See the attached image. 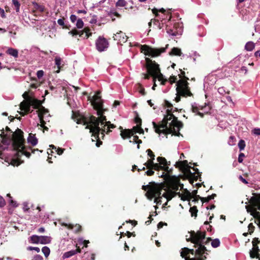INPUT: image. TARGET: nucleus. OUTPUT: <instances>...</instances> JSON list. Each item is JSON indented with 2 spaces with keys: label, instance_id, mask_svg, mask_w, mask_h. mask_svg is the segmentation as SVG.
<instances>
[{
  "label": "nucleus",
  "instance_id": "nucleus-36",
  "mask_svg": "<svg viewBox=\"0 0 260 260\" xmlns=\"http://www.w3.org/2000/svg\"><path fill=\"white\" fill-rule=\"evenodd\" d=\"M189 211L191 213L192 216H197L198 210L197 209L196 207H191L189 209Z\"/></svg>",
  "mask_w": 260,
  "mask_h": 260
},
{
  "label": "nucleus",
  "instance_id": "nucleus-44",
  "mask_svg": "<svg viewBox=\"0 0 260 260\" xmlns=\"http://www.w3.org/2000/svg\"><path fill=\"white\" fill-rule=\"evenodd\" d=\"M218 92L220 94H224V93H226V91H225V89L223 87H219L218 89Z\"/></svg>",
  "mask_w": 260,
  "mask_h": 260
},
{
  "label": "nucleus",
  "instance_id": "nucleus-54",
  "mask_svg": "<svg viewBox=\"0 0 260 260\" xmlns=\"http://www.w3.org/2000/svg\"><path fill=\"white\" fill-rule=\"evenodd\" d=\"M57 23L60 26H63L64 25V20L63 19H58Z\"/></svg>",
  "mask_w": 260,
  "mask_h": 260
},
{
  "label": "nucleus",
  "instance_id": "nucleus-49",
  "mask_svg": "<svg viewBox=\"0 0 260 260\" xmlns=\"http://www.w3.org/2000/svg\"><path fill=\"white\" fill-rule=\"evenodd\" d=\"M70 20L72 22H75L77 20V17L75 15L72 14L70 16Z\"/></svg>",
  "mask_w": 260,
  "mask_h": 260
},
{
  "label": "nucleus",
  "instance_id": "nucleus-7",
  "mask_svg": "<svg viewBox=\"0 0 260 260\" xmlns=\"http://www.w3.org/2000/svg\"><path fill=\"white\" fill-rule=\"evenodd\" d=\"M23 132L19 129H18L12 135L13 144L14 149L17 151V157H19L21 155H24L27 157H29L30 153L25 150L24 146V140L23 138Z\"/></svg>",
  "mask_w": 260,
  "mask_h": 260
},
{
  "label": "nucleus",
  "instance_id": "nucleus-31",
  "mask_svg": "<svg viewBox=\"0 0 260 260\" xmlns=\"http://www.w3.org/2000/svg\"><path fill=\"white\" fill-rule=\"evenodd\" d=\"M12 3L15 7L16 12H19L20 4L18 0H12Z\"/></svg>",
  "mask_w": 260,
  "mask_h": 260
},
{
  "label": "nucleus",
  "instance_id": "nucleus-45",
  "mask_svg": "<svg viewBox=\"0 0 260 260\" xmlns=\"http://www.w3.org/2000/svg\"><path fill=\"white\" fill-rule=\"evenodd\" d=\"M213 199V197H211L210 196H208L207 198H203L202 199V201L205 202H208L209 201Z\"/></svg>",
  "mask_w": 260,
  "mask_h": 260
},
{
  "label": "nucleus",
  "instance_id": "nucleus-60",
  "mask_svg": "<svg viewBox=\"0 0 260 260\" xmlns=\"http://www.w3.org/2000/svg\"><path fill=\"white\" fill-rule=\"evenodd\" d=\"M77 13L78 14H80V13H83V14H86L87 13L86 11H85V10H79L78 11H77Z\"/></svg>",
  "mask_w": 260,
  "mask_h": 260
},
{
  "label": "nucleus",
  "instance_id": "nucleus-9",
  "mask_svg": "<svg viewBox=\"0 0 260 260\" xmlns=\"http://www.w3.org/2000/svg\"><path fill=\"white\" fill-rule=\"evenodd\" d=\"M250 206H246L247 211L254 217H260V194H253L250 199Z\"/></svg>",
  "mask_w": 260,
  "mask_h": 260
},
{
  "label": "nucleus",
  "instance_id": "nucleus-24",
  "mask_svg": "<svg viewBox=\"0 0 260 260\" xmlns=\"http://www.w3.org/2000/svg\"><path fill=\"white\" fill-rule=\"evenodd\" d=\"M170 55H177V56H184V55L181 52V50L180 49L176 47H174L172 48L171 52H170Z\"/></svg>",
  "mask_w": 260,
  "mask_h": 260
},
{
  "label": "nucleus",
  "instance_id": "nucleus-64",
  "mask_svg": "<svg viewBox=\"0 0 260 260\" xmlns=\"http://www.w3.org/2000/svg\"><path fill=\"white\" fill-rule=\"evenodd\" d=\"M254 55L255 56L257 57V56H259L260 57V51H256L255 53H254Z\"/></svg>",
  "mask_w": 260,
  "mask_h": 260
},
{
  "label": "nucleus",
  "instance_id": "nucleus-58",
  "mask_svg": "<svg viewBox=\"0 0 260 260\" xmlns=\"http://www.w3.org/2000/svg\"><path fill=\"white\" fill-rule=\"evenodd\" d=\"M23 98H24L25 99H29L28 98V92H25L23 94Z\"/></svg>",
  "mask_w": 260,
  "mask_h": 260
},
{
  "label": "nucleus",
  "instance_id": "nucleus-59",
  "mask_svg": "<svg viewBox=\"0 0 260 260\" xmlns=\"http://www.w3.org/2000/svg\"><path fill=\"white\" fill-rule=\"evenodd\" d=\"M35 259L36 260H42V257L41 255H37L36 256H35Z\"/></svg>",
  "mask_w": 260,
  "mask_h": 260
},
{
  "label": "nucleus",
  "instance_id": "nucleus-26",
  "mask_svg": "<svg viewBox=\"0 0 260 260\" xmlns=\"http://www.w3.org/2000/svg\"><path fill=\"white\" fill-rule=\"evenodd\" d=\"M255 47V44L252 42H248L245 45V49L247 51H251Z\"/></svg>",
  "mask_w": 260,
  "mask_h": 260
},
{
  "label": "nucleus",
  "instance_id": "nucleus-63",
  "mask_svg": "<svg viewBox=\"0 0 260 260\" xmlns=\"http://www.w3.org/2000/svg\"><path fill=\"white\" fill-rule=\"evenodd\" d=\"M248 228H249V230H253V228H254V226H253V225H252V223H250L249 224V225H248Z\"/></svg>",
  "mask_w": 260,
  "mask_h": 260
},
{
  "label": "nucleus",
  "instance_id": "nucleus-28",
  "mask_svg": "<svg viewBox=\"0 0 260 260\" xmlns=\"http://www.w3.org/2000/svg\"><path fill=\"white\" fill-rule=\"evenodd\" d=\"M34 8L37 10L41 12H42L44 11V7L42 5H40L38 3L36 2H34L32 3Z\"/></svg>",
  "mask_w": 260,
  "mask_h": 260
},
{
  "label": "nucleus",
  "instance_id": "nucleus-32",
  "mask_svg": "<svg viewBox=\"0 0 260 260\" xmlns=\"http://www.w3.org/2000/svg\"><path fill=\"white\" fill-rule=\"evenodd\" d=\"M238 147L240 151H242L245 147V141L243 140H240L238 143Z\"/></svg>",
  "mask_w": 260,
  "mask_h": 260
},
{
  "label": "nucleus",
  "instance_id": "nucleus-23",
  "mask_svg": "<svg viewBox=\"0 0 260 260\" xmlns=\"http://www.w3.org/2000/svg\"><path fill=\"white\" fill-rule=\"evenodd\" d=\"M9 55L17 58L18 56V51L17 49L13 48H9L6 51Z\"/></svg>",
  "mask_w": 260,
  "mask_h": 260
},
{
  "label": "nucleus",
  "instance_id": "nucleus-3",
  "mask_svg": "<svg viewBox=\"0 0 260 260\" xmlns=\"http://www.w3.org/2000/svg\"><path fill=\"white\" fill-rule=\"evenodd\" d=\"M165 105L167 108V114L165 116L162 121L159 124L152 122L153 128L155 132L159 134H172L174 135L179 136V131L182 127V123L171 113L173 110L172 105L166 101Z\"/></svg>",
  "mask_w": 260,
  "mask_h": 260
},
{
  "label": "nucleus",
  "instance_id": "nucleus-29",
  "mask_svg": "<svg viewBox=\"0 0 260 260\" xmlns=\"http://www.w3.org/2000/svg\"><path fill=\"white\" fill-rule=\"evenodd\" d=\"M153 23L154 25L157 26L158 29H160L162 28V26H161L159 22L155 19H152L150 22H149L148 25L149 26L151 25L152 23Z\"/></svg>",
  "mask_w": 260,
  "mask_h": 260
},
{
  "label": "nucleus",
  "instance_id": "nucleus-52",
  "mask_svg": "<svg viewBox=\"0 0 260 260\" xmlns=\"http://www.w3.org/2000/svg\"><path fill=\"white\" fill-rule=\"evenodd\" d=\"M244 156V154L242 153H241L239 155V157H238V161L239 162H242L243 161V157Z\"/></svg>",
  "mask_w": 260,
  "mask_h": 260
},
{
  "label": "nucleus",
  "instance_id": "nucleus-61",
  "mask_svg": "<svg viewBox=\"0 0 260 260\" xmlns=\"http://www.w3.org/2000/svg\"><path fill=\"white\" fill-rule=\"evenodd\" d=\"M38 231L39 232V233H44L45 232V229L43 227H41V228H40L38 230Z\"/></svg>",
  "mask_w": 260,
  "mask_h": 260
},
{
  "label": "nucleus",
  "instance_id": "nucleus-40",
  "mask_svg": "<svg viewBox=\"0 0 260 260\" xmlns=\"http://www.w3.org/2000/svg\"><path fill=\"white\" fill-rule=\"evenodd\" d=\"M138 90L142 95H144L145 94V89L141 85H139Z\"/></svg>",
  "mask_w": 260,
  "mask_h": 260
},
{
  "label": "nucleus",
  "instance_id": "nucleus-13",
  "mask_svg": "<svg viewBox=\"0 0 260 260\" xmlns=\"http://www.w3.org/2000/svg\"><path fill=\"white\" fill-rule=\"evenodd\" d=\"M38 113V117L40 121L41 127L44 128V129L48 131V128L45 126V121L44 119H46L47 117H50V115L48 114V110L46 109L43 107H41L38 110L36 111Z\"/></svg>",
  "mask_w": 260,
  "mask_h": 260
},
{
  "label": "nucleus",
  "instance_id": "nucleus-25",
  "mask_svg": "<svg viewBox=\"0 0 260 260\" xmlns=\"http://www.w3.org/2000/svg\"><path fill=\"white\" fill-rule=\"evenodd\" d=\"M55 64L57 67V70L56 71L57 73H59L60 70L61 68V59L59 56H56L54 59Z\"/></svg>",
  "mask_w": 260,
  "mask_h": 260
},
{
  "label": "nucleus",
  "instance_id": "nucleus-6",
  "mask_svg": "<svg viewBox=\"0 0 260 260\" xmlns=\"http://www.w3.org/2000/svg\"><path fill=\"white\" fill-rule=\"evenodd\" d=\"M146 61L148 74H144V78L148 79L149 78L150 76H152L153 77L154 84L152 89L154 90L155 87L156 86L155 84L156 78L158 81L161 82V84L162 85L165 84V82L167 81V79H165L163 75L161 74L158 64H157L155 61H152L149 58H146Z\"/></svg>",
  "mask_w": 260,
  "mask_h": 260
},
{
  "label": "nucleus",
  "instance_id": "nucleus-11",
  "mask_svg": "<svg viewBox=\"0 0 260 260\" xmlns=\"http://www.w3.org/2000/svg\"><path fill=\"white\" fill-rule=\"evenodd\" d=\"M136 122L138 123L140 122V125L138 124L137 126H134L132 129H123L122 127H120L119 129H121L120 135L121 137L124 139L126 138H131V137L136 133L142 134L143 133L144 131L141 127V120L138 118L136 120Z\"/></svg>",
  "mask_w": 260,
  "mask_h": 260
},
{
  "label": "nucleus",
  "instance_id": "nucleus-20",
  "mask_svg": "<svg viewBox=\"0 0 260 260\" xmlns=\"http://www.w3.org/2000/svg\"><path fill=\"white\" fill-rule=\"evenodd\" d=\"M27 142L31 144L32 146H36L38 143V139L34 135L30 133L27 138Z\"/></svg>",
  "mask_w": 260,
  "mask_h": 260
},
{
  "label": "nucleus",
  "instance_id": "nucleus-38",
  "mask_svg": "<svg viewBox=\"0 0 260 260\" xmlns=\"http://www.w3.org/2000/svg\"><path fill=\"white\" fill-rule=\"evenodd\" d=\"M152 13L153 14H155L156 16H158V14H157L158 11H159L162 13H164L166 12L165 10L163 8H161V9H159V10H158L156 8H154L152 9Z\"/></svg>",
  "mask_w": 260,
  "mask_h": 260
},
{
  "label": "nucleus",
  "instance_id": "nucleus-14",
  "mask_svg": "<svg viewBox=\"0 0 260 260\" xmlns=\"http://www.w3.org/2000/svg\"><path fill=\"white\" fill-rule=\"evenodd\" d=\"M95 46L99 52H103L108 48L109 43L105 38L99 37L95 42Z\"/></svg>",
  "mask_w": 260,
  "mask_h": 260
},
{
  "label": "nucleus",
  "instance_id": "nucleus-37",
  "mask_svg": "<svg viewBox=\"0 0 260 260\" xmlns=\"http://www.w3.org/2000/svg\"><path fill=\"white\" fill-rule=\"evenodd\" d=\"M76 25L78 28H82L83 27L84 23L81 19H78L77 20Z\"/></svg>",
  "mask_w": 260,
  "mask_h": 260
},
{
  "label": "nucleus",
  "instance_id": "nucleus-16",
  "mask_svg": "<svg viewBox=\"0 0 260 260\" xmlns=\"http://www.w3.org/2000/svg\"><path fill=\"white\" fill-rule=\"evenodd\" d=\"M203 109V106H200L197 103H193L191 105L192 111L193 113H196V114L199 115L201 117H203L204 116V113L205 112V111H204Z\"/></svg>",
  "mask_w": 260,
  "mask_h": 260
},
{
  "label": "nucleus",
  "instance_id": "nucleus-47",
  "mask_svg": "<svg viewBox=\"0 0 260 260\" xmlns=\"http://www.w3.org/2000/svg\"><path fill=\"white\" fill-rule=\"evenodd\" d=\"M5 205V201L4 198L0 196V207H4Z\"/></svg>",
  "mask_w": 260,
  "mask_h": 260
},
{
  "label": "nucleus",
  "instance_id": "nucleus-5",
  "mask_svg": "<svg viewBox=\"0 0 260 260\" xmlns=\"http://www.w3.org/2000/svg\"><path fill=\"white\" fill-rule=\"evenodd\" d=\"M147 152L148 155L150 157L144 164L146 168L148 170L145 173L148 176H151L154 174V171L162 170L164 172L169 173L170 171L169 166L170 162H168L165 157H158L156 158L157 163H154V160L155 159V155L150 149H147Z\"/></svg>",
  "mask_w": 260,
  "mask_h": 260
},
{
  "label": "nucleus",
  "instance_id": "nucleus-8",
  "mask_svg": "<svg viewBox=\"0 0 260 260\" xmlns=\"http://www.w3.org/2000/svg\"><path fill=\"white\" fill-rule=\"evenodd\" d=\"M185 80L182 79H180L176 83V97L175 98V101L176 102H178L180 101V96L186 97L187 96H190L191 93L190 91L188 83L186 80L187 78L184 77Z\"/></svg>",
  "mask_w": 260,
  "mask_h": 260
},
{
  "label": "nucleus",
  "instance_id": "nucleus-22",
  "mask_svg": "<svg viewBox=\"0 0 260 260\" xmlns=\"http://www.w3.org/2000/svg\"><path fill=\"white\" fill-rule=\"evenodd\" d=\"M61 224L62 225H64V226H66L68 229H74V230L76 232H78L80 231V229L81 228V226L80 225H79V224H76L75 225H74L71 224H67V223H62Z\"/></svg>",
  "mask_w": 260,
  "mask_h": 260
},
{
  "label": "nucleus",
  "instance_id": "nucleus-51",
  "mask_svg": "<svg viewBox=\"0 0 260 260\" xmlns=\"http://www.w3.org/2000/svg\"><path fill=\"white\" fill-rule=\"evenodd\" d=\"M234 140H235V138L233 136H231L230 138V140L228 142L230 145H233L234 144Z\"/></svg>",
  "mask_w": 260,
  "mask_h": 260
},
{
  "label": "nucleus",
  "instance_id": "nucleus-41",
  "mask_svg": "<svg viewBox=\"0 0 260 260\" xmlns=\"http://www.w3.org/2000/svg\"><path fill=\"white\" fill-rule=\"evenodd\" d=\"M253 134L256 136H260V128H255L252 131Z\"/></svg>",
  "mask_w": 260,
  "mask_h": 260
},
{
  "label": "nucleus",
  "instance_id": "nucleus-21",
  "mask_svg": "<svg viewBox=\"0 0 260 260\" xmlns=\"http://www.w3.org/2000/svg\"><path fill=\"white\" fill-rule=\"evenodd\" d=\"M50 237L47 236H39V243L42 244H47L51 242Z\"/></svg>",
  "mask_w": 260,
  "mask_h": 260
},
{
  "label": "nucleus",
  "instance_id": "nucleus-1",
  "mask_svg": "<svg viewBox=\"0 0 260 260\" xmlns=\"http://www.w3.org/2000/svg\"><path fill=\"white\" fill-rule=\"evenodd\" d=\"M91 102L96 110L99 117L91 116L88 121L83 120L82 121L84 125L86 124L85 128L90 130L89 132L92 133V136L95 139H99L100 138L103 139L104 133L108 134L110 132L109 129L114 128L115 126L113 124H111L109 121H106V117L103 115L104 109L100 91H97L93 96Z\"/></svg>",
  "mask_w": 260,
  "mask_h": 260
},
{
  "label": "nucleus",
  "instance_id": "nucleus-2",
  "mask_svg": "<svg viewBox=\"0 0 260 260\" xmlns=\"http://www.w3.org/2000/svg\"><path fill=\"white\" fill-rule=\"evenodd\" d=\"M180 184L177 178L169 184H157L153 182L149 183L147 185L142 186L143 189L146 191V196L149 200H152L155 198L154 202L156 204H160L162 203V198H164L167 200L165 204L167 205L168 201L171 200L178 193L177 191L179 190ZM179 197L182 200H187L190 198L191 194L189 192H187L186 194L182 195L178 192Z\"/></svg>",
  "mask_w": 260,
  "mask_h": 260
},
{
  "label": "nucleus",
  "instance_id": "nucleus-39",
  "mask_svg": "<svg viewBox=\"0 0 260 260\" xmlns=\"http://www.w3.org/2000/svg\"><path fill=\"white\" fill-rule=\"evenodd\" d=\"M0 136L1 137V138H2V142L5 144H8L10 142V140H6L4 138V132L3 131L2 132V133L0 134Z\"/></svg>",
  "mask_w": 260,
  "mask_h": 260
},
{
  "label": "nucleus",
  "instance_id": "nucleus-17",
  "mask_svg": "<svg viewBox=\"0 0 260 260\" xmlns=\"http://www.w3.org/2000/svg\"><path fill=\"white\" fill-rule=\"evenodd\" d=\"M113 39L114 40L118 41V43H124L127 41V37L125 34L121 31L115 34Z\"/></svg>",
  "mask_w": 260,
  "mask_h": 260
},
{
  "label": "nucleus",
  "instance_id": "nucleus-42",
  "mask_svg": "<svg viewBox=\"0 0 260 260\" xmlns=\"http://www.w3.org/2000/svg\"><path fill=\"white\" fill-rule=\"evenodd\" d=\"M177 80V77L175 76H172L170 77L169 81L171 84H173L176 82Z\"/></svg>",
  "mask_w": 260,
  "mask_h": 260
},
{
  "label": "nucleus",
  "instance_id": "nucleus-62",
  "mask_svg": "<svg viewBox=\"0 0 260 260\" xmlns=\"http://www.w3.org/2000/svg\"><path fill=\"white\" fill-rule=\"evenodd\" d=\"M226 99L228 100V102L231 103H233V101H232V99L231 98V96H226Z\"/></svg>",
  "mask_w": 260,
  "mask_h": 260
},
{
  "label": "nucleus",
  "instance_id": "nucleus-18",
  "mask_svg": "<svg viewBox=\"0 0 260 260\" xmlns=\"http://www.w3.org/2000/svg\"><path fill=\"white\" fill-rule=\"evenodd\" d=\"M259 249L256 244L253 241V246L252 249L250 251L249 254L251 258H258L259 257Z\"/></svg>",
  "mask_w": 260,
  "mask_h": 260
},
{
  "label": "nucleus",
  "instance_id": "nucleus-10",
  "mask_svg": "<svg viewBox=\"0 0 260 260\" xmlns=\"http://www.w3.org/2000/svg\"><path fill=\"white\" fill-rule=\"evenodd\" d=\"M168 46V45H166V47L156 48L144 45L141 46V49L142 52H143L145 55L155 57L159 56L162 53L166 52Z\"/></svg>",
  "mask_w": 260,
  "mask_h": 260
},
{
  "label": "nucleus",
  "instance_id": "nucleus-19",
  "mask_svg": "<svg viewBox=\"0 0 260 260\" xmlns=\"http://www.w3.org/2000/svg\"><path fill=\"white\" fill-rule=\"evenodd\" d=\"M81 252V249L78 248L76 250H72L69 251H67L63 253L62 255V258L66 259L67 258H69L71 257L72 256L74 255L77 253H80Z\"/></svg>",
  "mask_w": 260,
  "mask_h": 260
},
{
  "label": "nucleus",
  "instance_id": "nucleus-50",
  "mask_svg": "<svg viewBox=\"0 0 260 260\" xmlns=\"http://www.w3.org/2000/svg\"><path fill=\"white\" fill-rule=\"evenodd\" d=\"M85 242V240H84L82 238H80L78 239V243L77 245H82L84 244Z\"/></svg>",
  "mask_w": 260,
  "mask_h": 260
},
{
  "label": "nucleus",
  "instance_id": "nucleus-56",
  "mask_svg": "<svg viewBox=\"0 0 260 260\" xmlns=\"http://www.w3.org/2000/svg\"><path fill=\"white\" fill-rule=\"evenodd\" d=\"M167 32L170 35H172V36H176V34L175 33V32H173V31L171 29H170V30H167Z\"/></svg>",
  "mask_w": 260,
  "mask_h": 260
},
{
  "label": "nucleus",
  "instance_id": "nucleus-48",
  "mask_svg": "<svg viewBox=\"0 0 260 260\" xmlns=\"http://www.w3.org/2000/svg\"><path fill=\"white\" fill-rule=\"evenodd\" d=\"M179 164H181V167H183V168L187 167V161L186 160H184L183 161H180Z\"/></svg>",
  "mask_w": 260,
  "mask_h": 260
},
{
  "label": "nucleus",
  "instance_id": "nucleus-15",
  "mask_svg": "<svg viewBox=\"0 0 260 260\" xmlns=\"http://www.w3.org/2000/svg\"><path fill=\"white\" fill-rule=\"evenodd\" d=\"M90 29L88 28H85L83 30L78 31L74 29L69 32L70 35L75 36L76 35H79L80 37H83L84 38L87 39L91 36L92 33L90 32Z\"/></svg>",
  "mask_w": 260,
  "mask_h": 260
},
{
  "label": "nucleus",
  "instance_id": "nucleus-4",
  "mask_svg": "<svg viewBox=\"0 0 260 260\" xmlns=\"http://www.w3.org/2000/svg\"><path fill=\"white\" fill-rule=\"evenodd\" d=\"M188 234H189V237L188 238H186V240L195 244L196 247L197 248L195 251V257L193 258L186 257L189 253L192 255L194 254L193 249H190L186 247L182 248L180 252L181 256L182 257L185 258V260H204L206 256L203 255L207 253V249L203 245L205 238V233L202 232L195 233L192 231L188 233Z\"/></svg>",
  "mask_w": 260,
  "mask_h": 260
},
{
  "label": "nucleus",
  "instance_id": "nucleus-46",
  "mask_svg": "<svg viewBox=\"0 0 260 260\" xmlns=\"http://www.w3.org/2000/svg\"><path fill=\"white\" fill-rule=\"evenodd\" d=\"M37 75L38 78H41L44 75V72L42 70H39L37 72Z\"/></svg>",
  "mask_w": 260,
  "mask_h": 260
},
{
  "label": "nucleus",
  "instance_id": "nucleus-12",
  "mask_svg": "<svg viewBox=\"0 0 260 260\" xmlns=\"http://www.w3.org/2000/svg\"><path fill=\"white\" fill-rule=\"evenodd\" d=\"M41 105L40 101L36 99L29 98L27 101H23L20 105V109L25 113L30 112V107L32 106L34 109H38Z\"/></svg>",
  "mask_w": 260,
  "mask_h": 260
},
{
  "label": "nucleus",
  "instance_id": "nucleus-43",
  "mask_svg": "<svg viewBox=\"0 0 260 260\" xmlns=\"http://www.w3.org/2000/svg\"><path fill=\"white\" fill-rule=\"evenodd\" d=\"M138 139V136H136L134 137V142H135V143L138 144V145L137 146V147H138V148H139V144L142 143V141L141 140H138L137 141Z\"/></svg>",
  "mask_w": 260,
  "mask_h": 260
},
{
  "label": "nucleus",
  "instance_id": "nucleus-55",
  "mask_svg": "<svg viewBox=\"0 0 260 260\" xmlns=\"http://www.w3.org/2000/svg\"><path fill=\"white\" fill-rule=\"evenodd\" d=\"M0 14L2 18H5L6 15L4 9L0 8Z\"/></svg>",
  "mask_w": 260,
  "mask_h": 260
},
{
  "label": "nucleus",
  "instance_id": "nucleus-33",
  "mask_svg": "<svg viewBox=\"0 0 260 260\" xmlns=\"http://www.w3.org/2000/svg\"><path fill=\"white\" fill-rule=\"evenodd\" d=\"M220 245V241L218 239H215L211 242V245L214 248L218 247Z\"/></svg>",
  "mask_w": 260,
  "mask_h": 260
},
{
  "label": "nucleus",
  "instance_id": "nucleus-30",
  "mask_svg": "<svg viewBox=\"0 0 260 260\" xmlns=\"http://www.w3.org/2000/svg\"><path fill=\"white\" fill-rule=\"evenodd\" d=\"M42 251L46 257H47L50 253V249L47 246H44L42 249Z\"/></svg>",
  "mask_w": 260,
  "mask_h": 260
},
{
  "label": "nucleus",
  "instance_id": "nucleus-57",
  "mask_svg": "<svg viewBox=\"0 0 260 260\" xmlns=\"http://www.w3.org/2000/svg\"><path fill=\"white\" fill-rule=\"evenodd\" d=\"M31 250H34L37 252H39L40 251V249L39 247H30Z\"/></svg>",
  "mask_w": 260,
  "mask_h": 260
},
{
  "label": "nucleus",
  "instance_id": "nucleus-34",
  "mask_svg": "<svg viewBox=\"0 0 260 260\" xmlns=\"http://www.w3.org/2000/svg\"><path fill=\"white\" fill-rule=\"evenodd\" d=\"M50 147H51L53 149H54L55 151L57 152V154L61 155L63 152V149L61 148H57L56 147H55L54 145H50Z\"/></svg>",
  "mask_w": 260,
  "mask_h": 260
},
{
  "label": "nucleus",
  "instance_id": "nucleus-53",
  "mask_svg": "<svg viewBox=\"0 0 260 260\" xmlns=\"http://www.w3.org/2000/svg\"><path fill=\"white\" fill-rule=\"evenodd\" d=\"M239 179L244 184H246L248 183L247 181L245 178H244L241 175L239 176Z\"/></svg>",
  "mask_w": 260,
  "mask_h": 260
},
{
  "label": "nucleus",
  "instance_id": "nucleus-27",
  "mask_svg": "<svg viewBox=\"0 0 260 260\" xmlns=\"http://www.w3.org/2000/svg\"><path fill=\"white\" fill-rule=\"evenodd\" d=\"M29 241L32 243L39 244V236L32 235L30 237Z\"/></svg>",
  "mask_w": 260,
  "mask_h": 260
},
{
  "label": "nucleus",
  "instance_id": "nucleus-35",
  "mask_svg": "<svg viewBox=\"0 0 260 260\" xmlns=\"http://www.w3.org/2000/svg\"><path fill=\"white\" fill-rule=\"evenodd\" d=\"M127 3L125 0H118L116 3L117 7H124L126 6Z\"/></svg>",
  "mask_w": 260,
  "mask_h": 260
}]
</instances>
